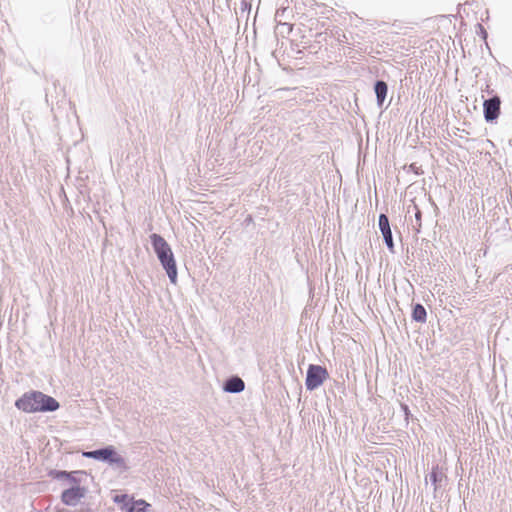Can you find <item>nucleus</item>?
<instances>
[{"instance_id": "1a4fd4ad", "label": "nucleus", "mask_w": 512, "mask_h": 512, "mask_svg": "<svg viewBox=\"0 0 512 512\" xmlns=\"http://www.w3.org/2000/svg\"><path fill=\"white\" fill-rule=\"evenodd\" d=\"M387 84L383 81H378L376 84H375V93H376V96H377V100L380 104L383 103V101L385 100L386 98V95H387Z\"/></svg>"}, {"instance_id": "423d86ee", "label": "nucleus", "mask_w": 512, "mask_h": 512, "mask_svg": "<svg viewBox=\"0 0 512 512\" xmlns=\"http://www.w3.org/2000/svg\"><path fill=\"white\" fill-rule=\"evenodd\" d=\"M379 228L384 237V241L391 253H394V243L392 238V231L389 224V219L385 214L379 216Z\"/></svg>"}, {"instance_id": "4468645a", "label": "nucleus", "mask_w": 512, "mask_h": 512, "mask_svg": "<svg viewBox=\"0 0 512 512\" xmlns=\"http://www.w3.org/2000/svg\"><path fill=\"white\" fill-rule=\"evenodd\" d=\"M415 216H416L417 220L421 219V211L419 209H417Z\"/></svg>"}, {"instance_id": "39448f33", "label": "nucleus", "mask_w": 512, "mask_h": 512, "mask_svg": "<svg viewBox=\"0 0 512 512\" xmlns=\"http://www.w3.org/2000/svg\"><path fill=\"white\" fill-rule=\"evenodd\" d=\"M500 98L495 96L489 100L484 101V116L487 121L496 119L500 114Z\"/></svg>"}, {"instance_id": "f257e3e1", "label": "nucleus", "mask_w": 512, "mask_h": 512, "mask_svg": "<svg viewBox=\"0 0 512 512\" xmlns=\"http://www.w3.org/2000/svg\"><path fill=\"white\" fill-rule=\"evenodd\" d=\"M15 406L25 413L55 411L59 408L56 399L39 391L23 394L15 402Z\"/></svg>"}, {"instance_id": "9b49d317", "label": "nucleus", "mask_w": 512, "mask_h": 512, "mask_svg": "<svg viewBox=\"0 0 512 512\" xmlns=\"http://www.w3.org/2000/svg\"><path fill=\"white\" fill-rule=\"evenodd\" d=\"M426 310L421 304H417L413 309V319L419 322H424L426 320Z\"/></svg>"}, {"instance_id": "f8f14e48", "label": "nucleus", "mask_w": 512, "mask_h": 512, "mask_svg": "<svg viewBox=\"0 0 512 512\" xmlns=\"http://www.w3.org/2000/svg\"><path fill=\"white\" fill-rule=\"evenodd\" d=\"M56 477L57 478L66 477V478L70 479L73 483H76L75 478L72 477V473H68L66 471L57 472Z\"/></svg>"}, {"instance_id": "2eb2a0df", "label": "nucleus", "mask_w": 512, "mask_h": 512, "mask_svg": "<svg viewBox=\"0 0 512 512\" xmlns=\"http://www.w3.org/2000/svg\"><path fill=\"white\" fill-rule=\"evenodd\" d=\"M321 374H322V381H323V380H324V378H325V377H326V375H327L326 370L322 369Z\"/></svg>"}, {"instance_id": "9d476101", "label": "nucleus", "mask_w": 512, "mask_h": 512, "mask_svg": "<svg viewBox=\"0 0 512 512\" xmlns=\"http://www.w3.org/2000/svg\"><path fill=\"white\" fill-rule=\"evenodd\" d=\"M150 507V504H148L144 500H137L134 501L129 508L127 509V512H148Z\"/></svg>"}, {"instance_id": "f03ea898", "label": "nucleus", "mask_w": 512, "mask_h": 512, "mask_svg": "<svg viewBox=\"0 0 512 512\" xmlns=\"http://www.w3.org/2000/svg\"><path fill=\"white\" fill-rule=\"evenodd\" d=\"M154 251L156 252L159 261L167 272V275L171 283L176 284L177 282V266L173 255V252L166 242V240L158 235L152 234L150 236Z\"/></svg>"}, {"instance_id": "0eeeda50", "label": "nucleus", "mask_w": 512, "mask_h": 512, "mask_svg": "<svg viewBox=\"0 0 512 512\" xmlns=\"http://www.w3.org/2000/svg\"><path fill=\"white\" fill-rule=\"evenodd\" d=\"M320 384V366H310L306 379L308 389H314Z\"/></svg>"}, {"instance_id": "7ed1b4c3", "label": "nucleus", "mask_w": 512, "mask_h": 512, "mask_svg": "<svg viewBox=\"0 0 512 512\" xmlns=\"http://www.w3.org/2000/svg\"><path fill=\"white\" fill-rule=\"evenodd\" d=\"M86 495V489L79 485L66 489L61 494L62 502L67 506H76Z\"/></svg>"}, {"instance_id": "ddd939ff", "label": "nucleus", "mask_w": 512, "mask_h": 512, "mask_svg": "<svg viewBox=\"0 0 512 512\" xmlns=\"http://www.w3.org/2000/svg\"><path fill=\"white\" fill-rule=\"evenodd\" d=\"M127 498H128V496H127V495L116 496V497H115V501H116V502H124Z\"/></svg>"}, {"instance_id": "20e7f679", "label": "nucleus", "mask_w": 512, "mask_h": 512, "mask_svg": "<svg viewBox=\"0 0 512 512\" xmlns=\"http://www.w3.org/2000/svg\"><path fill=\"white\" fill-rule=\"evenodd\" d=\"M84 457L93 458L98 460H107L110 462H119L121 458L117 455L113 447H107L95 451H88L83 453Z\"/></svg>"}, {"instance_id": "6e6552de", "label": "nucleus", "mask_w": 512, "mask_h": 512, "mask_svg": "<svg viewBox=\"0 0 512 512\" xmlns=\"http://www.w3.org/2000/svg\"><path fill=\"white\" fill-rule=\"evenodd\" d=\"M245 384L239 377H232L225 383L224 390L230 393H238L243 391Z\"/></svg>"}]
</instances>
